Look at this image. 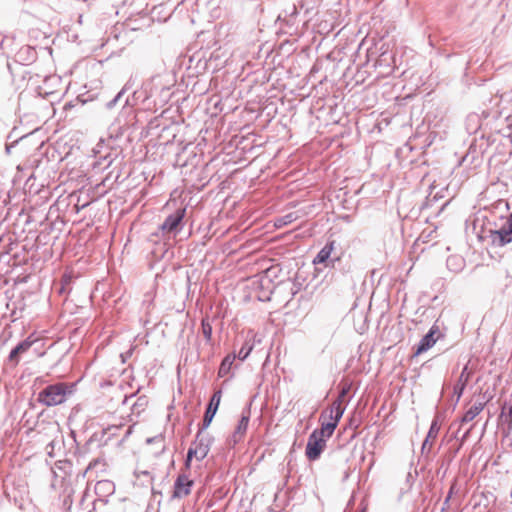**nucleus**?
Masks as SVG:
<instances>
[{
    "instance_id": "nucleus-1",
    "label": "nucleus",
    "mask_w": 512,
    "mask_h": 512,
    "mask_svg": "<svg viewBox=\"0 0 512 512\" xmlns=\"http://www.w3.org/2000/svg\"><path fill=\"white\" fill-rule=\"evenodd\" d=\"M74 386L66 382L50 384L38 393L37 400L47 407L60 405L74 393Z\"/></svg>"
},
{
    "instance_id": "nucleus-2",
    "label": "nucleus",
    "mask_w": 512,
    "mask_h": 512,
    "mask_svg": "<svg viewBox=\"0 0 512 512\" xmlns=\"http://www.w3.org/2000/svg\"><path fill=\"white\" fill-rule=\"evenodd\" d=\"M334 431V424H321L320 429H315L309 435L305 454L310 461H315L321 456L326 447V441L332 436Z\"/></svg>"
},
{
    "instance_id": "nucleus-3",
    "label": "nucleus",
    "mask_w": 512,
    "mask_h": 512,
    "mask_svg": "<svg viewBox=\"0 0 512 512\" xmlns=\"http://www.w3.org/2000/svg\"><path fill=\"white\" fill-rule=\"evenodd\" d=\"M488 237L493 247H504L512 242V218L509 215L499 229H490Z\"/></svg>"
},
{
    "instance_id": "nucleus-4",
    "label": "nucleus",
    "mask_w": 512,
    "mask_h": 512,
    "mask_svg": "<svg viewBox=\"0 0 512 512\" xmlns=\"http://www.w3.org/2000/svg\"><path fill=\"white\" fill-rule=\"evenodd\" d=\"M142 88L144 91L143 101L153 99L155 104L158 97H161L162 94H168L169 92V88L162 83L160 76L151 77L142 85Z\"/></svg>"
},
{
    "instance_id": "nucleus-5",
    "label": "nucleus",
    "mask_w": 512,
    "mask_h": 512,
    "mask_svg": "<svg viewBox=\"0 0 512 512\" xmlns=\"http://www.w3.org/2000/svg\"><path fill=\"white\" fill-rule=\"evenodd\" d=\"M440 335L441 333L438 325L436 323L433 324L428 333L425 334L419 341L414 355L418 356L429 350L436 343Z\"/></svg>"
},
{
    "instance_id": "nucleus-6",
    "label": "nucleus",
    "mask_w": 512,
    "mask_h": 512,
    "mask_svg": "<svg viewBox=\"0 0 512 512\" xmlns=\"http://www.w3.org/2000/svg\"><path fill=\"white\" fill-rule=\"evenodd\" d=\"M213 441V437L208 433H205V430H202V427H199L196 439L192 443L196 449H198L199 461H202L208 455Z\"/></svg>"
},
{
    "instance_id": "nucleus-7",
    "label": "nucleus",
    "mask_w": 512,
    "mask_h": 512,
    "mask_svg": "<svg viewBox=\"0 0 512 512\" xmlns=\"http://www.w3.org/2000/svg\"><path fill=\"white\" fill-rule=\"evenodd\" d=\"M221 397H222V391L217 390L213 393L212 397L210 398V401L208 403V406L206 408V411H205V414L203 417L202 424L200 425V427H202V430H206L210 426V424L219 408Z\"/></svg>"
},
{
    "instance_id": "nucleus-8",
    "label": "nucleus",
    "mask_w": 512,
    "mask_h": 512,
    "mask_svg": "<svg viewBox=\"0 0 512 512\" xmlns=\"http://www.w3.org/2000/svg\"><path fill=\"white\" fill-rule=\"evenodd\" d=\"M443 419H444V417L440 413H437L434 416V418L431 422L428 434H427V436L422 444V447H421L422 454L430 452L431 447H432L431 441H433L437 438Z\"/></svg>"
},
{
    "instance_id": "nucleus-9",
    "label": "nucleus",
    "mask_w": 512,
    "mask_h": 512,
    "mask_svg": "<svg viewBox=\"0 0 512 512\" xmlns=\"http://www.w3.org/2000/svg\"><path fill=\"white\" fill-rule=\"evenodd\" d=\"M186 213L185 208H178L174 213L168 215L164 222L159 226L163 233L176 232Z\"/></svg>"
},
{
    "instance_id": "nucleus-10",
    "label": "nucleus",
    "mask_w": 512,
    "mask_h": 512,
    "mask_svg": "<svg viewBox=\"0 0 512 512\" xmlns=\"http://www.w3.org/2000/svg\"><path fill=\"white\" fill-rule=\"evenodd\" d=\"M193 484L194 481L189 479V477L186 474H179L174 482L172 497L183 498L188 496L191 492Z\"/></svg>"
},
{
    "instance_id": "nucleus-11",
    "label": "nucleus",
    "mask_w": 512,
    "mask_h": 512,
    "mask_svg": "<svg viewBox=\"0 0 512 512\" xmlns=\"http://www.w3.org/2000/svg\"><path fill=\"white\" fill-rule=\"evenodd\" d=\"M335 247V241L327 242L324 247L318 252L313 260L314 264H324L325 267H333L334 262L339 260V257L332 258V252Z\"/></svg>"
},
{
    "instance_id": "nucleus-12",
    "label": "nucleus",
    "mask_w": 512,
    "mask_h": 512,
    "mask_svg": "<svg viewBox=\"0 0 512 512\" xmlns=\"http://www.w3.org/2000/svg\"><path fill=\"white\" fill-rule=\"evenodd\" d=\"M34 341L30 340V338H26L25 340L18 343L9 353L8 361L13 365H17L20 361V355L27 352Z\"/></svg>"
},
{
    "instance_id": "nucleus-13",
    "label": "nucleus",
    "mask_w": 512,
    "mask_h": 512,
    "mask_svg": "<svg viewBox=\"0 0 512 512\" xmlns=\"http://www.w3.org/2000/svg\"><path fill=\"white\" fill-rule=\"evenodd\" d=\"M249 420H250V408L246 407L245 409H243L241 418H240L238 425L234 431V434H233L234 443L239 442L242 439V437L244 436V434L247 430L248 424H249Z\"/></svg>"
},
{
    "instance_id": "nucleus-14",
    "label": "nucleus",
    "mask_w": 512,
    "mask_h": 512,
    "mask_svg": "<svg viewBox=\"0 0 512 512\" xmlns=\"http://www.w3.org/2000/svg\"><path fill=\"white\" fill-rule=\"evenodd\" d=\"M470 375L471 372L468 371V366L465 365L453 388V393L456 396V402H458L463 395V392L469 382Z\"/></svg>"
},
{
    "instance_id": "nucleus-15",
    "label": "nucleus",
    "mask_w": 512,
    "mask_h": 512,
    "mask_svg": "<svg viewBox=\"0 0 512 512\" xmlns=\"http://www.w3.org/2000/svg\"><path fill=\"white\" fill-rule=\"evenodd\" d=\"M115 492V485L110 480L98 481L95 485V493L100 500L104 497L113 495Z\"/></svg>"
},
{
    "instance_id": "nucleus-16",
    "label": "nucleus",
    "mask_w": 512,
    "mask_h": 512,
    "mask_svg": "<svg viewBox=\"0 0 512 512\" xmlns=\"http://www.w3.org/2000/svg\"><path fill=\"white\" fill-rule=\"evenodd\" d=\"M329 419L328 422H322L321 424H334L335 428L337 427L345 408L340 405V401H333L331 406L329 407Z\"/></svg>"
},
{
    "instance_id": "nucleus-17",
    "label": "nucleus",
    "mask_w": 512,
    "mask_h": 512,
    "mask_svg": "<svg viewBox=\"0 0 512 512\" xmlns=\"http://www.w3.org/2000/svg\"><path fill=\"white\" fill-rule=\"evenodd\" d=\"M485 402H475L463 415L461 423L472 421L484 409Z\"/></svg>"
},
{
    "instance_id": "nucleus-18",
    "label": "nucleus",
    "mask_w": 512,
    "mask_h": 512,
    "mask_svg": "<svg viewBox=\"0 0 512 512\" xmlns=\"http://www.w3.org/2000/svg\"><path fill=\"white\" fill-rule=\"evenodd\" d=\"M132 86V79H129L122 87V89L114 96V98L106 103V108L110 110L113 109L117 104H119L122 101L125 93L129 91L132 88Z\"/></svg>"
},
{
    "instance_id": "nucleus-19",
    "label": "nucleus",
    "mask_w": 512,
    "mask_h": 512,
    "mask_svg": "<svg viewBox=\"0 0 512 512\" xmlns=\"http://www.w3.org/2000/svg\"><path fill=\"white\" fill-rule=\"evenodd\" d=\"M274 276V269H267L264 274L256 281L254 284H257L261 291L268 290V287H273L272 285V277Z\"/></svg>"
},
{
    "instance_id": "nucleus-20",
    "label": "nucleus",
    "mask_w": 512,
    "mask_h": 512,
    "mask_svg": "<svg viewBox=\"0 0 512 512\" xmlns=\"http://www.w3.org/2000/svg\"><path fill=\"white\" fill-rule=\"evenodd\" d=\"M236 358V354H228L224 357L222 360L219 370H218V377L222 378L228 375V373L231 370L232 364Z\"/></svg>"
},
{
    "instance_id": "nucleus-21",
    "label": "nucleus",
    "mask_w": 512,
    "mask_h": 512,
    "mask_svg": "<svg viewBox=\"0 0 512 512\" xmlns=\"http://www.w3.org/2000/svg\"><path fill=\"white\" fill-rule=\"evenodd\" d=\"M298 219L297 212H289L285 215L279 216L274 220V226L276 228H283Z\"/></svg>"
},
{
    "instance_id": "nucleus-22",
    "label": "nucleus",
    "mask_w": 512,
    "mask_h": 512,
    "mask_svg": "<svg viewBox=\"0 0 512 512\" xmlns=\"http://www.w3.org/2000/svg\"><path fill=\"white\" fill-rule=\"evenodd\" d=\"M143 98H144V91H143V88L141 87L140 90L134 91L131 96H127L124 99L123 107H127V106L133 107V106L137 105L140 101L144 102Z\"/></svg>"
},
{
    "instance_id": "nucleus-23",
    "label": "nucleus",
    "mask_w": 512,
    "mask_h": 512,
    "mask_svg": "<svg viewBox=\"0 0 512 512\" xmlns=\"http://www.w3.org/2000/svg\"><path fill=\"white\" fill-rule=\"evenodd\" d=\"M148 405V398L146 396H140L137 398L135 403L132 405L133 414L139 415L145 410Z\"/></svg>"
},
{
    "instance_id": "nucleus-24",
    "label": "nucleus",
    "mask_w": 512,
    "mask_h": 512,
    "mask_svg": "<svg viewBox=\"0 0 512 512\" xmlns=\"http://www.w3.org/2000/svg\"><path fill=\"white\" fill-rule=\"evenodd\" d=\"M201 328L203 336L207 343L211 342L212 340V326L207 318L202 319L201 321Z\"/></svg>"
},
{
    "instance_id": "nucleus-25",
    "label": "nucleus",
    "mask_w": 512,
    "mask_h": 512,
    "mask_svg": "<svg viewBox=\"0 0 512 512\" xmlns=\"http://www.w3.org/2000/svg\"><path fill=\"white\" fill-rule=\"evenodd\" d=\"M253 347H254V343H250V341H248V340L245 341L244 344L242 345L240 351L236 355V357H238L240 360L244 361L249 356L251 351L253 350Z\"/></svg>"
},
{
    "instance_id": "nucleus-26",
    "label": "nucleus",
    "mask_w": 512,
    "mask_h": 512,
    "mask_svg": "<svg viewBox=\"0 0 512 512\" xmlns=\"http://www.w3.org/2000/svg\"><path fill=\"white\" fill-rule=\"evenodd\" d=\"M506 404L502 407L500 419L503 423L508 425V429L512 428V404L508 407V411L505 412Z\"/></svg>"
},
{
    "instance_id": "nucleus-27",
    "label": "nucleus",
    "mask_w": 512,
    "mask_h": 512,
    "mask_svg": "<svg viewBox=\"0 0 512 512\" xmlns=\"http://www.w3.org/2000/svg\"><path fill=\"white\" fill-rule=\"evenodd\" d=\"M196 458L199 461L198 449L192 444L187 451L186 459H185V467L190 468L191 461L193 458Z\"/></svg>"
},
{
    "instance_id": "nucleus-28",
    "label": "nucleus",
    "mask_w": 512,
    "mask_h": 512,
    "mask_svg": "<svg viewBox=\"0 0 512 512\" xmlns=\"http://www.w3.org/2000/svg\"><path fill=\"white\" fill-rule=\"evenodd\" d=\"M64 500L63 505L67 508H70V506L73 503L72 495L74 494V489L72 487H65L64 489Z\"/></svg>"
},
{
    "instance_id": "nucleus-29",
    "label": "nucleus",
    "mask_w": 512,
    "mask_h": 512,
    "mask_svg": "<svg viewBox=\"0 0 512 512\" xmlns=\"http://www.w3.org/2000/svg\"><path fill=\"white\" fill-rule=\"evenodd\" d=\"M113 162V159L111 158V155H105L103 157H100L99 160L94 164V167H103L107 168L109 167Z\"/></svg>"
},
{
    "instance_id": "nucleus-30",
    "label": "nucleus",
    "mask_w": 512,
    "mask_h": 512,
    "mask_svg": "<svg viewBox=\"0 0 512 512\" xmlns=\"http://www.w3.org/2000/svg\"><path fill=\"white\" fill-rule=\"evenodd\" d=\"M466 122H467V129H468V130H471V129H472V128H471V126H470V125H471V123H475L474 132H476V131H477V129H478V124H479V117H478V115H477V114L469 115V116L467 117Z\"/></svg>"
},
{
    "instance_id": "nucleus-31",
    "label": "nucleus",
    "mask_w": 512,
    "mask_h": 512,
    "mask_svg": "<svg viewBox=\"0 0 512 512\" xmlns=\"http://www.w3.org/2000/svg\"><path fill=\"white\" fill-rule=\"evenodd\" d=\"M24 52H27V58L26 60L28 61H34L35 57H36V51L30 47V46H27L23 49H21V51L19 52V55H21L22 53Z\"/></svg>"
},
{
    "instance_id": "nucleus-32",
    "label": "nucleus",
    "mask_w": 512,
    "mask_h": 512,
    "mask_svg": "<svg viewBox=\"0 0 512 512\" xmlns=\"http://www.w3.org/2000/svg\"><path fill=\"white\" fill-rule=\"evenodd\" d=\"M273 292V287H268V290L261 291L257 296L260 301H268L270 300V295Z\"/></svg>"
},
{
    "instance_id": "nucleus-33",
    "label": "nucleus",
    "mask_w": 512,
    "mask_h": 512,
    "mask_svg": "<svg viewBox=\"0 0 512 512\" xmlns=\"http://www.w3.org/2000/svg\"><path fill=\"white\" fill-rule=\"evenodd\" d=\"M348 391H349V387H343V388L341 389V391H340V393H339V395H338L337 399L335 400V401H340V405H341V406H343V405H342V403H343L344 398H345V396L347 395Z\"/></svg>"
},
{
    "instance_id": "nucleus-34",
    "label": "nucleus",
    "mask_w": 512,
    "mask_h": 512,
    "mask_svg": "<svg viewBox=\"0 0 512 512\" xmlns=\"http://www.w3.org/2000/svg\"><path fill=\"white\" fill-rule=\"evenodd\" d=\"M452 494H453V488H451V489H450V491H449V493H448L447 497L445 498V500H444V502H443V507H442V508H444V510L446 509V507H448V505H449V501H450V499H451V497H452Z\"/></svg>"
},
{
    "instance_id": "nucleus-35",
    "label": "nucleus",
    "mask_w": 512,
    "mask_h": 512,
    "mask_svg": "<svg viewBox=\"0 0 512 512\" xmlns=\"http://www.w3.org/2000/svg\"><path fill=\"white\" fill-rule=\"evenodd\" d=\"M154 442H163V436L158 435V436L147 439V443H154Z\"/></svg>"
},
{
    "instance_id": "nucleus-36",
    "label": "nucleus",
    "mask_w": 512,
    "mask_h": 512,
    "mask_svg": "<svg viewBox=\"0 0 512 512\" xmlns=\"http://www.w3.org/2000/svg\"><path fill=\"white\" fill-rule=\"evenodd\" d=\"M97 464V460H93L92 462L89 463V465L87 466V468L82 472V477L84 478L87 471L92 469L93 466H95Z\"/></svg>"
},
{
    "instance_id": "nucleus-37",
    "label": "nucleus",
    "mask_w": 512,
    "mask_h": 512,
    "mask_svg": "<svg viewBox=\"0 0 512 512\" xmlns=\"http://www.w3.org/2000/svg\"><path fill=\"white\" fill-rule=\"evenodd\" d=\"M54 449V441H51L47 446H46V451H47V454L52 457V451Z\"/></svg>"
},
{
    "instance_id": "nucleus-38",
    "label": "nucleus",
    "mask_w": 512,
    "mask_h": 512,
    "mask_svg": "<svg viewBox=\"0 0 512 512\" xmlns=\"http://www.w3.org/2000/svg\"><path fill=\"white\" fill-rule=\"evenodd\" d=\"M471 429H472V428L468 429V430L464 433V435L462 436V441H465V440H466V438L468 437V435H469V433H470Z\"/></svg>"
},
{
    "instance_id": "nucleus-39",
    "label": "nucleus",
    "mask_w": 512,
    "mask_h": 512,
    "mask_svg": "<svg viewBox=\"0 0 512 512\" xmlns=\"http://www.w3.org/2000/svg\"><path fill=\"white\" fill-rule=\"evenodd\" d=\"M13 144L11 145H6V152L9 154L10 153V149L12 148Z\"/></svg>"
},
{
    "instance_id": "nucleus-40",
    "label": "nucleus",
    "mask_w": 512,
    "mask_h": 512,
    "mask_svg": "<svg viewBox=\"0 0 512 512\" xmlns=\"http://www.w3.org/2000/svg\"><path fill=\"white\" fill-rule=\"evenodd\" d=\"M470 126H471V128H472V129H471V130H468V131H469V132H473V133H475V132H474L475 123H471V125H470Z\"/></svg>"
},
{
    "instance_id": "nucleus-41",
    "label": "nucleus",
    "mask_w": 512,
    "mask_h": 512,
    "mask_svg": "<svg viewBox=\"0 0 512 512\" xmlns=\"http://www.w3.org/2000/svg\"><path fill=\"white\" fill-rule=\"evenodd\" d=\"M69 107H72L71 103H67L65 104V109L69 108Z\"/></svg>"
},
{
    "instance_id": "nucleus-42",
    "label": "nucleus",
    "mask_w": 512,
    "mask_h": 512,
    "mask_svg": "<svg viewBox=\"0 0 512 512\" xmlns=\"http://www.w3.org/2000/svg\"><path fill=\"white\" fill-rule=\"evenodd\" d=\"M452 260H453L452 258H449V259L447 260V264H448V265H450V263H451V261H452Z\"/></svg>"
},
{
    "instance_id": "nucleus-43",
    "label": "nucleus",
    "mask_w": 512,
    "mask_h": 512,
    "mask_svg": "<svg viewBox=\"0 0 512 512\" xmlns=\"http://www.w3.org/2000/svg\"><path fill=\"white\" fill-rule=\"evenodd\" d=\"M131 433L130 428L126 432V436H128Z\"/></svg>"
},
{
    "instance_id": "nucleus-44",
    "label": "nucleus",
    "mask_w": 512,
    "mask_h": 512,
    "mask_svg": "<svg viewBox=\"0 0 512 512\" xmlns=\"http://www.w3.org/2000/svg\"><path fill=\"white\" fill-rule=\"evenodd\" d=\"M441 512H444V508H442Z\"/></svg>"
},
{
    "instance_id": "nucleus-45",
    "label": "nucleus",
    "mask_w": 512,
    "mask_h": 512,
    "mask_svg": "<svg viewBox=\"0 0 512 512\" xmlns=\"http://www.w3.org/2000/svg\"><path fill=\"white\" fill-rule=\"evenodd\" d=\"M510 216H511V218H512V212L510 213Z\"/></svg>"
}]
</instances>
